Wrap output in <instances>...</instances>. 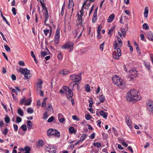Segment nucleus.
<instances>
[{
	"instance_id": "f257e3e1",
	"label": "nucleus",
	"mask_w": 153,
	"mask_h": 153,
	"mask_svg": "<svg viewBox=\"0 0 153 153\" xmlns=\"http://www.w3.org/2000/svg\"><path fill=\"white\" fill-rule=\"evenodd\" d=\"M129 91L127 94L126 99L127 101L133 102L140 100L141 97L138 90L132 89L130 90Z\"/></svg>"
},
{
	"instance_id": "f03ea898",
	"label": "nucleus",
	"mask_w": 153,
	"mask_h": 153,
	"mask_svg": "<svg viewBox=\"0 0 153 153\" xmlns=\"http://www.w3.org/2000/svg\"><path fill=\"white\" fill-rule=\"evenodd\" d=\"M137 76V71L135 69L132 68L129 70L127 78L129 81H131L134 79Z\"/></svg>"
},
{
	"instance_id": "7ed1b4c3",
	"label": "nucleus",
	"mask_w": 153,
	"mask_h": 153,
	"mask_svg": "<svg viewBox=\"0 0 153 153\" xmlns=\"http://www.w3.org/2000/svg\"><path fill=\"white\" fill-rule=\"evenodd\" d=\"M112 80L114 84L118 86H121L125 85V82L123 80L117 76L113 77Z\"/></svg>"
},
{
	"instance_id": "20e7f679",
	"label": "nucleus",
	"mask_w": 153,
	"mask_h": 153,
	"mask_svg": "<svg viewBox=\"0 0 153 153\" xmlns=\"http://www.w3.org/2000/svg\"><path fill=\"white\" fill-rule=\"evenodd\" d=\"M48 135H54L58 137H59L60 134L59 131L56 130L52 128L49 129L47 131Z\"/></svg>"
},
{
	"instance_id": "39448f33",
	"label": "nucleus",
	"mask_w": 153,
	"mask_h": 153,
	"mask_svg": "<svg viewBox=\"0 0 153 153\" xmlns=\"http://www.w3.org/2000/svg\"><path fill=\"white\" fill-rule=\"evenodd\" d=\"M81 73L79 74H73L70 76V79L73 81L78 82L81 80Z\"/></svg>"
},
{
	"instance_id": "423d86ee",
	"label": "nucleus",
	"mask_w": 153,
	"mask_h": 153,
	"mask_svg": "<svg viewBox=\"0 0 153 153\" xmlns=\"http://www.w3.org/2000/svg\"><path fill=\"white\" fill-rule=\"evenodd\" d=\"M73 47V44L72 42L70 41L65 43L61 48L63 49H69V51L70 52L72 51Z\"/></svg>"
},
{
	"instance_id": "0eeeda50",
	"label": "nucleus",
	"mask_w": 153,
	"mask_h": 153,
	"mask_svg": "<svg viewBox=\"0 0 153 153\" xmlns=\"http://www.w3.org/2000/svg\"><path fill=\"white\" fill-rule=\"evenodd\" d=\"M19 71L21 74H24L25 77L27 79H29L31 74L30 73V71L26 68L23 69L22 71L20 70Z\"/></svg>"
},
{
	"instance_id": "6e6552de",
	"label": "nucleus",
	"mask_w": 153,
	"mask_h": 153,
	"mask_svg": "<svg viewBox=\"0 0 153 153\" xmlns=\"http://www.w3.org/2000/svg\"><path fill=\"white\" fill-rule=\"evenodd\" d=\"M45 112L48 113L49 111L51 112H53L54 110L51 104H49L48 107L45 108Z\"/></svg>"
},
{
	"instance_id": "1a4fd4ad",
	"label": "nucleus",
	"mask_w": 153,
	"mask_h": 153,
	"mask_svg": "<svg viewBox=\"0 0 153 153\" xmlns=\"http://www.w3.org/2000/svg\"><path fill=\"white\" fill-rule=\"evenodd\" d=\"M147 38L153 42V34L151 31H148L147 33Z\"/></svg>"
},
{
	"instance_id": "9d476101",
	"label": "nucleus",
	"mask_w": 153,
	"mask_h": 153,
	"mask_svg": "<svg viewBox=\"0 0 153 153\" xmlns=\"http://www.w3.org/2000/svg\"><path fill=\"white\" fill-rule=\"evenodd\" d=\"M43 15L45 17V23L48 20L49 17L48 10L47 9H46V10Z\"/></svg>"
},
{
	"instance_id": "9b49d317",
	"label": "nucleus",
	"mask_w": 153,
	"mask_h": 153,
	"mask_svg": "<svg viewBox=\"0 0 153 153\" xmlns=\"http://www.w3.org/2000/svg\"><path fill=\"white\" fill-rule=\"evenodd\" d=\"M84 13H81L80 15H79L78 13L77 15H78L77 20L79 24L82 25V16H83Z\"/></svg>"
},
{
	"instance_id": "f8f14e48",
	"label": "nucleus",
	"mask_w": 153,
	"mask_h": 153,
	"mask_svg": "<svg viewBox=\"0 0 153 153\" xmlns=\"http://www.w3.org/2000/svg\"><path fill=\"white\" fill-rule=\"evenodd\" d=\"M148 12L149 8L148 7H146L145 8V11L144 12V17L145 18H147Z\"/></svg>"
},
{
	"instance_id": "ddd939ff",
	"label": "nucleus",
	"mask_w": 153,
	"mask_h": 153,
	"mask_svg": "<svg viewBox=\"0 0 153 153\" xmlns=\"http://www.w3.org/2000/svg\"><path fill=\"white\" fill-rule=\"evenodd\" d=\"M39 82H37V87L38 89L41 90L42 88V84L43 83L42 81L41 80H40Z\"/></svg>"
},
{
	"instance_id": "4468645a",
	"label": "nucleus",
	"mask_w": 153,
	"mask_h": 153,
	"mask_svg": "<svg viewBox=\"0 0 153 153\" xmlns=\"http://www.w3.org/2000/svg\"><path fill=\"white\" fill-rule=\"evenodd\" d=\"M69 72V71L66 69H64L61 70L59 73L61 74L66 75L68 74Z\"/></svg>"
},
{
	"instance_id": "2eb2a0df",
	"label": "nucleus",
	"mask_w": 153,
	"mask_h": 153,
	"mask_svg": "<svg viewBox=\"0 0 153 153\" xmlns=\"http://www.w3.org/2000/svg\"><path fill=\"white\" fill-rule=\"evenodd\" d=\"M100 114L105 119L107 118L108 115L107 113L104 112L103 111H101L100 112Z\"/></svg>"
},
{
	"instance_id": "dca6fc26",
	"label": "nucleus",
	"mask_w": 153,
	"mask_h": 153,
	"mask_svg": "<svg viewBox=\"0 0 153 153\" xmlns=\"http://www.w3.org/2000/svg\"><path fill=\"white\" fill-rule=\"evenodd\" d=\"M73 31L75 37L76 38V37L77 34H79V32H80L79 28L78 27L77 29H74Z\"/></svg>"
},
{
	"instance_id": "f3484780",
	"label": "nucleus",
	"mask_w": 153,
	"mask_h": 153,
	"mask_svg": "<svg viewBox=\"0 0 153 153\" xmlns=\"http://www.w3.org/2000/svg\"><path fill=\"white\" fill-rule=\"evenodd\" d=\"M30 148L29 146H26L24 147V151H25V153H30Z\"/></svg>"
},
{
	"instance_id": "a211bd4d",
	"label": "nucleus",
	"mask_w": 153,
	"mask_h": 153,
	"mask_svg": "<svg viewBox=\"0 0 153 153\" xmlns=\"http://www.w3.org/2000/svg\"><path fill=\"white\" fill-rule=\"evenodd\" d=\"M31 101L32 100L30 98H28L27 100H26L25 105L26 106L30 105L31 103Z\"/></svg>"
},
{
	"instance_id": "6ab92c4d",
	"label": "nucleus",
	"mask_w": 153,
	"mask_h": 153,
	"mask_svg": "<svg viewBox=\"0 0 153 153\" xmlns=\"http://www.w3.org/2000/svg\"><path fill=\"white\" fill-rule=\"evenodd\" d=\"M0 12H1V16L2 17V18L3 19V20L6 22L7 24L9 25H10V23L7 21L6 19L5 18V17L3 15L1 10H0Z\"/></svg>"
},
{
	"instance_id": "aec40b11",
	"label": "nucleus",
	"mask_w": 153,
	"mask_h": 153,
	"mask_svg": "<svg viewBox=\"0 0 153 153\" xmlns=\"http://www.w3.org/2000/svg\"><path fill=\"white\" fill-rule=\"evenodd\" d=\"M69 132L71 133H76V131L74 130V128L73 127H71L69 128Z\"/></svg>"
},
{
	"instance_id": "412c9836",
	"label": "nucleus",
	"mask_w": 153,
	"mask_h": 153,
	"mask_svg": "<svg viewBox=\"0 0 153 153\" xmlns=\"http://www.w3.org/2000/svg\"><path fill=\"white\" fill-rule=\"evenodd\" d=\"M118 42L119 43V47L121 48L122 46V42L120 37L117 36Z\"/></svg>"
},
{
	"instance_id": "4be33fe9",
	"label": "nucleus",
	"mask_w": 153,
	"mask_h": 153,
	"mask_svg": "<svg viewBox=\"0 0 153 153\" xmlns=\"http://www.w3.org/2000/svg\"><path fill=\"white\" fill-rule=\"evenodd\" d=\"M17 113L21 117H23L24 115V112L21 108L18 109Z\"/></svg>"
},
{
	"instance_id": "5701e85b",
	"label": "nucleus",
	"mask_w": 153,
	"mask_h": 153,
	"mask_svg": "<svg viewBox=\"0 0 153 153\" xmlns=\"http://www.w3.org/2000/svg\"><path fill=\"white\" fill-rule=\"evenodd\" d=\"M113 46L114 50H116L117 47H119V44H117L116 40L114 41L113 42Z\"/></svg>"
},
{
	"instance_id": "b1692460",
	"label": "nucleus",
	"mask_w": 153,
	"mask_h": 153,
	"mask_svg": "<svg viewBox=\"0 0 153 153\" xmlns=\"http://www.w3.org/2000/svg\"><path fill=\"white\" fill-rule=\"evenodd\" d=\"M87 134H82L79 140V141L82 142L84 141L85 139V138L87 137Z\"/></svg>"
},
{
	"instance_id": "393cba45",
	"label": "nucleus",
	"mask_w": 153,
	"mask_h": 153,
	"mask_svg": "<svg viewBox=\"0 0 153 153\" xmlns=\"http://www.w3.org/2000/svg\"><path fill=\"white\" fill-rule=\"evenodd\" d=\"M126 123L127 125L130 128H131L132 127L131 125L132 123L131 120L129 119H128Z\"/></svg>"
},
{
	"instance_id": "a878e982",
	"label": "nucleus",
	"mask_w": 153,
	"mask_h": 153,
	"mask_svg": "<svg viewBox=\"0 0 153 153\" xmlns=\"http://www.w3.org/2000/svg\"><path fill=\"white\" fill-rule=\"evenodd\" d=\"M99 98L100 101V102H103L105 100V97L102 95L100 96L99 97Z\"/></svg>"
},
{
	"instance_id": "bb28decb",
	"label": "nucleus",
	"mask_w": 153,
	"mask_h": 153,
	"mask_svg": "<svg viewBox=\"0 0 153 153\" xmlns=\"http://www.w3.org/2000/svg\"><path fill=\"white\" fill-rule=\"evenodd\" d=\"M50 53L49 51H48V52H45L42 51L41 52V55L42 57H44L45 56L48 55Z\"/></svg>"
},
{
	"instance_id": "cd10ccee",
	"label": "nucleus",
	"mask_w": 153,
	"mask_h": 153,
	"mask_svg": "<svg viewBox=\"0 0 153 153\" xmlns=\"http://www.w3.org/2000/svg\"><path fill=\"white\" fill-rule=\"evenodd\" d=\"M121 33H122L123 37L125 36L126 35V30L124 28H122L120 29Z\"/></svg>"
},
{
	"instance_id": "c85d7f7f",
	"label": "nucleus",
	"mask_w": 153,
	"mask_h": 153,
	"mask_svg": "<svg viewBox=\"0 0 153 153\" xmlns=\"http://www.w3.org/2000/svg\"><path fill=\"white\" fill-rule=\"evenodd\" d=\"M93 145L95 147L99 148L101 146V144L100 142H95L94 143Z\"/></svg>"
},
{
	"instance_id": "c756f323",
	"label": "nucleus",
	"mask_w": 153,
	"mask_h": 153,
	"mask_svg": "<svg viewBox=\"0 0 153 153\" xmlns=\"http://www.w3.org/2000/svg\"><path fill=\"white\" fill-rule=\"evenodd\" d=\"M27 125L28 128L30 129H31L32 127V124L31 121H27Z\"/></svg>"
},
{
	"instance_id": "7c9ffc66",
	"label": "nucleus",
	"mask_w": 153,
	"mask_h": 153,
	"mask_svg": "<svg viewBox=\"0 0 153 153\" xmlns=\"http://www.w3.org/2000/svg\"><path fill=\"white\" fill-rule=\"evenodd\" d=\"M4 120L7 123H8L10 122V118L7 115H6L4 118Z\"/></svg>"
},
{
	"instance_id": "2f4dec72",
	"label": "nucleus",
	"mask_w": 153,
	"mask_h": 153,
	"mask_svg": "<svg viewBox=\"0 0 153 153\" xmlns=\"http://www.w3.org/2000/svg\"><path fill=\"white\" fill-rule=\"evenodd\" d=\"M85 88L87 92H90V88L89 85L88 84H86L85 87Z\"/></svg>"
},
{
	"instance_id": "473e14b6",
	"label": "nucleus",
	"mask_w": 153,
	"mask_h": 153,
	"mask_svg": "<svg viewBox=\"0 0 153 153\" xmlns=\"http://www.w3.org/2000/svg\"><path fill=\"white\" fill-rule=\"evenodd\" d=\"M143 28L144 30H148L149 29V27L148 25L146 23H144L143 25Z\"/></svg>"
},
{
	"instance_id": "72a5a7b5",
	"label": "nucleus",
	"mask_w": 153,
	"mask_h": 153,
	"mask_svg": "<svg viewBox=\"0 0 153 153\" xmlns=\"http://www.w3.org/2000/svg\"><path fill=\"white\" fill-rule=\"evenodd\" d=\"M149 111L153 113V105L147 106Z\"/></svg>"
},
{
	"instance_id": "f704fd0d",
	"label": "nucleus",
	"mask_w": 153,
	"mask_h": 153,
	"mask_svg": "<svg viewBox=\"0 0 153 153\" xmlns=\"http://www.w3.org/2000/svg\"><path fill=\"white\" fill-rule=\"evenodd\" d=\"M153 105V101L151 100H149L146 102L147 106Z\"/></svg>"
},
{
	"instance_id": "c9c22d12",
	"label": "nucleus",
	"mask_w": 153,
	"mask_h": 153,
	"mask_svg": "<svg viewBox=\"0 0 153 153\" xmlns=\"http://www.w3.org/2000/svg\"><path fill=\"white\" fill-rule=\"evenodd\" d=\"M117 52H116L119 56H120L121 55V51L120 48V47L117 48Z\"/></svg>"
},
{
	"instance_id": "e433bc0d",
	"label": "nucleus",
	"mask_w": 153,
	"mask_h": 153,
	"mask_svg": "<svg viewBox=\"0 0 153 153\" xmlns=\"http://www.w3.org/2000/svg\"><path fill=\"white\" fill-rule=\"evenodd\" d=\"M8 129L7 128H6L4 131H2V133L4 135H6L8 132Z\"/></svg>"
},
{
	"instance_id": "4c0bfd02",
	"label": "nucleus",
	"mask_w": 153,
	"mask_h": 153,
	"mask_svg": "<svg viewBox=\"0 0 153 153\" xmlns=\"http://www.w3.org/2000/svg\"><path fill=\"white\" fill-rule=\"evenodd\" d=\"M25 101V97H23V98L22 99H21V100H20L19 102V103L21 105H22Z\"/></svg>"
},
{
	"instance_id": "58836bf2",
	"label": "nucleus",
	"mask_w": 153,
	"mask_h": 153,
	"mask_svg": "<svg viewBox=\"0 0 153 153\" xmlns=\"http://www.w3.org/2000/svg\"><path fill=\"white\" fill-rule=\"evenodd\" d=\"M27 112L28 113H33V110L31 108H28L27 109Z\"/></svg>"
},
{
	"instance_id": "ea45409f",
	"label": "nucleus",
	"mask_w": 153,
	"mask_h": 153,
	"mask_svg": "<svg viewBox=\"0 0 153 153\" xmlns=\"http://www.w3.org/2000/svg\"><path fill=\"white\" fill-rule=\"evenodd\" d=\"M113 56L114 58L117 59H119V57L120 56H119L117 54L116 52L113 53Z\"/></svg>"
},
{
	"instance_id": "a19ab883",
	"label": "nucleus",
	"mask_w": 153,
	"mask_h": 153,
	"mask_svg": "<svg viewBox=\"0 0 153 153\" xmlns=\"http://www.w3.org/2000/svg\"><path fill=\"white\" fill-rule=\"evenodd\" d=\"M145 66L146 68L148 70H150V63L148 62H146L145 64Z\"/></svg>"
},
{
	"instance_id": "79ce46f5",
	"label": "nucleus",
	"mask_w": 153,
	"mask_h": 153,
	"mask_svg": "<svg viewBox=\"0 0 153 153\" xmlns=\"http://www.w3.org/2000/svg\"><path fill=\"white\" fill-rule=\"evenodd\" d=\"M4 49L7 52H10L11 51L10 48L7 45H5L4 46Z\"/></svg>"
},
{
	"instance_id": "37998d69",
	"label": "nucleus",
	"mask_w": 153,
	"mask_h": 153,
	"mask_svg": "<svg viewBox=\"0 0 153 153\" xmlns=\"http://www.w3.org/2000/svg\"><path fill=\"white\" fill-rule=\"evenodd\" d=\"M114 29V27H113L111 28L108 31V33L110 35H112V32Z\"/></svg>"
},
{
	"instance_id": "c03bdc74",
	"label": "nucleus",
	"mask_w": 153,
	"mask_h": 153,
	"mask_svg": "<svg viewBox=\"0 0 153 153\" xmlns=\"http://www.w3.org/2000/svg\"><path fill=\"white\" fill-rule=\"evenodd\" d=\"M22 120V118L18 117L17 116L16 118V123H20L21 122Z\"/></svg>"
},
{
	"instance_id": "a18cd8bd",
	"label": "nucleus",
	"mask_w": 153,
	"mask_h": 153,
	"mask_svg": "<svg viewBox=\"0 0 153 153\" xmlns=\"http://www.w3.org/2000/svg\"><path fill=\"white\" fill-rule=\"evenodd\" d=\"M21 128L23 129L24 131H25L27 130V126L25 125L24 124L21 126Z\"/></svg>"
},
{
	"instance_id": "49530a36",
	"label": "nucleus",
	"mask_w": 153,
	"mask_h": 153,
	"mask_svg": "<svg viewBox=\"0 0 153 153\" xmlns=\"http://www.w3.org/2000/svg\"><path fill=\"white\" fill-rule=\"evenodd\" d=\"M54 119V117L53 116L51 117L47 120L48 123L52 122Z\"/></svg>"
},
{
	"instance_id": "de8ad7c7",
	"label": "nucleus",
	"mask_w": 153,
	"mask_h": 153,
	"mask_svg": "<svg viewBox=\"0 0 153 153\" xmlns=\"http://www.w3.org/2000/svg\"><path fill=\"white\" fill-rule=\"evenodd\" d=\"M68 92L69 95V97H72L73 96V93L72 91L69 89L68 90Z\"/></svg>"
},
{
	"instance_id": "09e8293b",
	"label": "nucleus",
	"mask_w": 153,
	"mask_h": 153,
	"mask_svg": "<svg viewBox=\"0 0 153 153\" xmlns=\"http://www.w3.org/2000/svg\"><path fill=\"white\" fill-rule=\"evenodd\" d=\"M92 118V117L89 114H87L85 116V118L87 120H89Z\"/></svg>"
},
{
	"instance_id": "8fccbe9b",
	"label": "nucleus",
	"mask_w": 153,
	"mask_h": 153,
	"mask_svg": "<svg viewBox=\"0 0 153 153\" xmlns=\"http://www.w3.org/2000/svg\"><path fill=\"white\" fill-rule=\"evenodd\" d=\"M43 31L45 35L46 36H47L48 35V33L49 32V30L48 29H46L45 30H44Z\"/></svg>"
},
{
	"instance_id": "3c124183",
	"label": "nucleus",
	"mask_w": 153,
	"mask_h": 153,
	"mask_svg": "<svg viewBox=\"0 0 153 153\" xmlns=\"http://www.w3.org/2000/svg\"><path fill=\"white\" fill-rule=\"evenodd\" d=\"M105 44V42H103L100 46V49L101 50V51H102L103 49V47Z\"/></svg>"
},
{
	"instance_id": "603ef678",
	"label": "nucleus",
	"mask_w": 153,
	"mask_h": 153,
	"mask_svg": "<svg viewBox=\"0 0 153 153\" xmlns=\"http://www.w3.org/2000/svg\"><path fill=\"white\" fill-rule=\"evenodd\" d=\"M39 92H40V96L42 97H43L44 95L43 91L41 90H39V91L38 90H37V93H39Z\"/></svg>"
},
{
	"instance_id": "864d4df0",
	"label": "nucleus",
	"mask_w": 153,
	"mask_h": 153,
	"mask_svg": "<svg viewBox=\"0 0 153 153\" xmlns=\"http://www.w3.org/2000/svg\"><path fill=\"white\" fill-rule=\"evenodd\" d=\"M48 113H46V112H45L43 115V119L45 120H46L48 117V115L47 114Z\"/></svg>"
},
{
	"instance_id": "5fc2aeb1",
	"label": "nucleus",
	"mask_w": 153,
	"mask_h": 153,
	"mask_svg": "<svg viewBox=\"0 0 153 153\" xmlns=\"http://www.w3.org/2000/svg\"><path fill=\"white\" fill-rule=\"evenodd\" d=\"M102 28V27L101 25H100L98 27L97 30V33H99V32H100Z\"/></svg>"
},
{
	"instance_id": "6e6d98bb",
	"label": "nucleus",
	"mask_w": 153,
	"mask_h": 153,
	"mask_svg": "<svg viewBox=\"0 0 153 153\" xmlns=\"http://www.w3.org/2000/svg\"><path fill=\"white\" fill-rule=\"evenodd\" d=\"M95 133H93L89 136V137L90 139H93L95 138Z\"/></svg>"
},
{
	"instance_id": "4d7b16f0",
	"label": "nucleus",
	"mask_w": 153,
	"mask_h": 153,
	"mask_svg": "<svg viewBox=\"0 0 153 153\" xmlns=\"http://www.w3.org/2000/svg\"><path fill=\"white\" fill-rule=\"evenodd\" d=\"M40 2L43 9H45V10H46V9L47 8L45 6L44 4L42 3V2L41 0H40Z\"/></svg>"
},
{
	"instance_id": "13d9d810",
	"label": "nucleus",
	"mask_w": 153,
	"mask_h": 153,
	"mask_svg": "<svg viewBox=\"0 0 153 153\" xmlns=\"http://www.w3.org/2000/svg\"><path fill=\"white\" fill-rule=\"evenodd\" d=\"M0 34L1 35L3 40L4 41H5V42H7V40L6 39L4 36V35L2 33V32H1V31H0Z\"/></svg>"
},
{
	"instance_id": "bf43d9fd",
	"label": "nucleus",
	"mask_w": 153,
	"mask_h": 153,
	"mask_svg": "<svg viewBox=\"0 0 153 153\" xmlns=\"http://www.w3.org/2000/svg\"><path fill=\"white\" fill-rule=\"evenodd\" d=\"M12 11L14 15H16V9L15 7H12Z\"/></svg>"
},
{
	"instance_id": "052dcab7",
	"label": "nucleus",
	"mask_w": 153,
	"mask_h": 153,
	"mask_svg": "<svg viewBox=\"0 0 153 153\" xmlns=\"http://www.w3.org/2000/svg\"><path fill=\"white\" fill-rule=\"evenodd\" d=\"M97 20V17L96 16H93L92 18V22L93 23L95 22Z\"/></svg>"
},
{
	"instance_id": "680f3d73",
	"label": "nucleus",
	"mask_w": 153,
	"mask_h": 153,
	"mask_svg": "<svg viewBox=\"0 0 153 153\" xmlns=\"http://www.w3.org/2000/svg\"><path fill=\"white\" fill-rule=\"evenodd\" d=\"M38 143L39 144V146H42L43 145V142L41 140H39L38 142Z\"/></svg>"
},
{
	"instance_id": "e2e57ef3",
	"label": "nucleus",
	"mask_w": 153,
	"mask_h": 153,
	"mask_svg": "<svg viewBox=\"0 0 153 153\" xmlns=\"http://www.w3.org/2000/svg\"><path fill=\"white\" fill-rule=\"evenodd\" d=\"M59 39L54 38V42L56 44V45L58 44L59 43Z\"/></svg>"
},
{
	"instance_id": "0e129e2a",
	"label": "nucleus",
	"mask_w": 153,
	"mask_h": 153,
	"mask_svg": "<svg viewBox=\"0 0 153 153\" xmlns=\"http://www.w3.org/2000/svg\"><path fill=\"white\" fill-rule=\"evenodd\" d=\"M19 64L22 66H24L25 65V63L23 61H20L19 62Z\"/></svg>"
},
{
	"instance_id": "69168bd1",
	"label": "nucleus",
	"mask_w": 153,
	"mask_h": 153,
	"mask_svg": "<svg viewBox=\"0 0 153 153\" xmlns=\"http://www.w3.org/2000/svg\"><path fill=\"white\" fill-rule=\"evenodd\" d=\"M121 143L123 146L125 147H127L128 146V144L124 142V141H122Z\"/></svg>"
},
{
	"instance_id": "338daca9",
	"label": "nucleus",
	"mask_w": 153,
	"mask_h": 153,
	"mask_svg": "<svg viewBox=\"0 0 153 153\" xmlns=\"http://www.w3.org/2000/svg\"><path fill=\"white\" fill-rule=\"evenodd\" d=\"M114 14H111L109 16V18L111 20V21H112L114 19Z\"/></svg>"
},
{
	"instance_id": "774afa93",
	"label": "nucleus",
	"mask_w": 153,
	"mask_h": 153,
	"mask_svg": "<svg viewBox=\"0 0 153 153\" xmlns=\"http://www.w3.org/2000/svg\"><path fill=\"white\" fill-rule=\"evenodd\" d=\"M150 60L153 65V54H150Z\"/></svg>"
}]
</instances>
